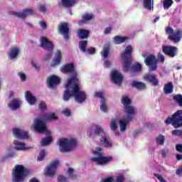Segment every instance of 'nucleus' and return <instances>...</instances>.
<instances>
[{
    "mask_svg": "<svg viewBox=\"0 0 182 182\" xmlns=\"http://www.w3.org/2000/svg\"><path fill=\"white\" fill-rule=\"evenodd\" d=\"M73 97H75V100L78 103H83V102H86L87 95L85 91H80L79 81L73 82L70 85H65V90L63 95V101L68 102V100Z\"/></svg>",
    "mask_w": 182,
    "mask_h": 182,
    "instance_id": "nucleus-1",
    "label": "nucleus"
},
{
    "mask_svg": "<svg viewBox=\"0 0 182 182\" xmlns=\"http://www.w3.org/2000/svg\"><path fill=\"white\" fill-rule=\"evenodd\" d=\"M30 173L23 165H16L12 171L13 179L15 182H23Z\"/></svg>",
    "mask_w": 182,
    "mask_h": 182,
    "instance_id": "nucleus-2",
    "label": "nucleus"
},
{
    "mask_svg": "<svg viewBox=\"0 0 182 182\" xmlns=\"http://www.w3.org/2000/svg\"><path fill=\"white\" fill-rule=\"evenodd\" d=\"M60 72L62 73H72V76L68 80L65 86H69L76 82H79V78H77V72L75 69V64L73 63H70L67 65H63L60 68Z\"/></svg>",
    "mask_w": 182,
    "mask_h": 182,
    "instance_id": "nucleus-3",
    "label": "nucleus"
},
{
    "mask_svg": "<svg viewBox=\"0 0 182 182\" xmlns=\"http://www.w3.org/2000/svg\"><path fill=\"white\" fill-rule=\"evenodd\" d=\"M94 136H100V141H101L104 147H106L107 149H112V147H113L112 138L106 134V132H105L100 126H95V129H94Z\"/></svg>",
    "mask_w": 182,
    "mask_h": 182,
    "instance_id": "nucleus-4",
    "label": "nucleus"
},
{
    "mask_svg": "<svg viewBox=\"0 0 182 182\" xmlns=\"http://www.w3.org/2000/svg\"><path fill=\"white\" fill-rule=\"evenodd\" d=\"M133 53V48L132 46H127L125 48V50L121 53V58L124 60L122 70L123 72H129L130 70V66L133 62L132 59V53Z\"/></svg>",
    "mask_w": 182,
    "mask_h": 182,
    "instance_id": "nucleus-5",
    "label": "nucleus"
},
{
    "mask_svg": "<svg viewBox=\"0 0 182 182\" xmlns=\"http://www.w3.org/2000/svg\"><path fill=\"white\" fill-rule=\"evenodd\" d=\"M60 151L61 153H67L72 151V149L76 147V139H62L58 141Z\"/></svg>",
    "mask_w": 182,
    "mask_h": 182,
    "instance_id": "nucleus-6",
    "label": "nucleus"
},
{
    "mask_svg": "<svg viewBox=\"0 0 182 182\" xmlns=\"http://www.w3.org/2000/svg\"><path fill=\"white\" fill-rule=\"evenodd\" d=\"M166 124H172L174 129L182 127V110H178L173 114L171 117H168L165 120Z\"/></svg>",
    "mask_w": 182,
    "mask_h": 182,
    "instance_id": "nucleus-7",
    "label": "nucleus"
},
{
    "mask_svg": "<svg viewBox=\"0 0 182 182\" xmlns=\"http://www.w3.org/2000/svg\"><path fill=\"white\" fill-rule=\"evenodd\" d=\"M92 153L93 154H96L97 157H92L90 160L95 162L97 166H103L107 164V163H110V161H113V156H103L102 149H99L98 151H93Z\"/></svg>",
    "mask_w": 182,
    "mask_h": 182,
    "instance_id": "nucleus-8",
    "label": "nucleus"
},
{
    "mask_svg": "<svg viewBox=\"0 0 182 182\" xmlns=\"http://www.w3.org/2000/svg\"><path fill=\"white\" fill-rule=\"evenodd\" d=\"M165 32L168 36V39L173 43H178L182 39V29H177L174 31V28L168 26L165 28Z\"/></svg>",
    "mask_w": 182,
    "mask_h": 182,
    "instance_id": "nucleus-9",
    "label": "nucleus"
},
{
    "mask_svg": "<svg viewBox=\"0 0 182 182\" xmlns=\"http://www.w3.org/2000/svg\"><path fill=\"white\" fill-rule=\"evenodd\" d=\"M144 63L149 67V72H154L159 68V60L156 58V55H149L144 59Z\"/></svg>",
    "mask_w": 182,
    "mask_h": 182,
    "instance_id": "nucleus-10",
    "label": "nucleus"
},
{
    "mask_svg": "<svg viewBox=\"0 0 182 182\" xmlns=\"http://www.w3.org/2000/svg\"><path fill=\"white\" fill-rule=\"evenodd\" d=\"M177 50H178V48L176 46L168 45L162 46L163 53L169 58H174L177 56Z\"/></svg>",
    "mask_w": 182,
    "mask_h": 182,
    "instance_id": "nucleus-11",
    "label": "nucleus"
},
{
    "mask_svg": "<svg viewBox=\"0 0 182 182\" xmlns=\"http://www.w3.org/2000/svg\"><path fill=\"white\" fill-rule=\"evenodd\" d=\"M59 160L55 159L51 162V164L47 167L46 176L47 177H55L56 174V170L59 166Z\"/></svg>",
    "mask_w": 182,
    "mask_h": 182,
    "instance_id": "nucleus-12",
    "label": "nucleus"
},
{
    "mask_svg": "<svg viewBox=\"0 0 182 182\" xmlns=\"http://www.w3.org/2000/svg\"><path fill=\"white\" fill-rule=\"evenodd\" d=\"M143 79L145 80V82L151 83L152 86H159L160 83V80H159V78H157L156 75L153 73H145L143 76Z\"/></svg>",
    "mask_w": 182,
    "mask_h": 182,
    "instance_id": "nucleus-13",
    "label": "nucleus"
},
{
    "mask_svg": "<svg viewBox=\"0 0 182 182\" xmlns=\"http://www.w3.org/2000/svg\"><path fill=\"white\" fill-rule=\"evenodd\" d=\"M34 130L36 133H45L46 132V123L40 119H34Z\"/></svg>",
    "mask_w": 182,
    "mask_h": 182,
    "instance_id": "nucleus-14",
    "label": "nucleus"
},
{
    "mask_svg": "<svg viewBox=\"0 0 182 182\" xmlns=\"http://www.w3.org/2000/svg\"><path fill=\"white\" fill-rule=\"evenodd\" d=\"M34 12L32 9H26L22 12L12 11L11 15L17 16V18H21V19H25L28 15H33Z\"/></svg>",
    "mask_w": 182,
    "mask_h": 182,
    "instance_id": "nucleus-15",
    "label": "nucleus"
},
{
    "mask_svg": "<svg viewBox=\"0 0 182 182\" xmlns=\"http://www.w3.org/2000/svg\"><path fill=\"white\" fill-rule=\"evenodd\" d=\"M112 80L115 85H122L123 82V75L117 70H113L111 73Z\"/></svg>",
    "mask_w": 182,
    "mask_h": 182,
    "instance_id": "nucleus-16",
    "label": "nucleus"
},
{
    "mask_svg": "<svg viewBox=\"0 0 182 182\" xmlns=\"http://www.w3.org/2000/svg\"><path fill=\"white\" fill-rule=\"evenodd\" d=\"M60 85V78L56 75H50L48 77V86L50 89H53L55 86Z\"/></svg>",
    "mask_w": 182,
    "mask_h": 182,
    "instance_id": "nucleus-17",
    "label": "nucleus"
},
{
    "mask_svg": "<svg viewBox=\"0 0 182 182\" xmlns=\"http://www.w3.org/2000/svg\"><path fill=\"white\" fill-rule=\"evenodd\" d=\"M58 31L62 35H64L65 41L69 39V24L68 23H60L58 26Z\"/></svg>",
    "mask_w": 182,
    "mask_h": 182,
    "instance_id": "nucleus-18",
    "label": "nucleus"
},
{
    "mask_svg": "<svg viewBox=\"0 0 182 182\" xmlns=\"http://www.w3.org/2000/svg\"><path fill=\"white\" fill-rule=\"evenodd\" d=\"M13 134L19 139L20 140H23L25 139H29V135L27 132H25L22 129H19L18 128L13 129Z\"/></svg>",
    "mask_w": 182,
    "mask_h": 182,
    "instance_id": "nucleus-19",
    "label": "nucleus"
},
{
    "mask_svg": "<svg viewBox=\"0 0 182 182\" xmlns=\"http://www.w3.org/2000/svg\"><path fill=\"white\" fill-rule=\"evenodd\" d=\"M134 117L131 115H127L124 119L119 120V127L121 132H126L127 129V124L129 122H132L133 120Z\"/></svg>",
    "mask_w": 182,
    "mask_h": 182,
    "instance_id": "nucleus-20",
    "label": "nucleus"
},
{
    "mask_svg": "<svg viewBox=\"0 0 182 182\" xmlns=\"http://www.w3.org/2000/svg\"><path fill=\"white\" fill-rule=\"evenodd\" d=\"M54 48H55V46L53 45V43L49 41V39L46 38V52H47L46 59H50V58H52V55H53Z\"/></svg>",
    "mask_w": 182,
    "mask_h": 182,
    "instance_id": "nucleus-21",
    "label": "nucleus"
},
{
    "mask_svg": "<svg viewBox=\"0 0 182 182\" xmlns=\"http://www.w3.org/2000/svg\"><path fill=\"white\" fill-rule=\"evenodd\" d=\"M62 62V52L60 50H57L55 53V57L52 61L51 66L55 67L60 65Z\"/></svg>",
    "mask_w": 182,
    "mask_h": 182,
    "instance_id": "nucleus-22",
    "label": "nucleus"
},
{
    "mask_svg": "<svg viewBox=\"0 0 182 182\" xmlns=\"http://www.w3.org/2000/svg\"><path fill=\"white\" fill-rule=\"evenodd\" d=\"M131 86L132 87H135V89H137V90H146V89H147V85H146V83L136 80L132 82Z\"/></svg>",
    "mask_w": 182,
    "mask_h": 182,
    "instance_id": "nucleus-23",
    "label": "nucleus"
},
{
    "mask_svg": "<svg viewBox=\"0 0 182 182\" xmlns=\"http://www.w3.org/2000/svg\"><path fill=\"white\" fill-rule=\"evenodd\" d=\"M90 35L89 30L81 28L77 31V36L79 39H87Z\"/></svg>",
    "mask_w": 182,
    "mask_h": 182,
    "instance_id": "nucleus-24",
    "label": "nucleus"
},
{
    "mask_svg": "<svg viewBox=\"0 0 182 182\" xmlns=\"http://www.w3.org/2000/svg\"><path fill=\"white\" fill-rule=\"evenodd\" d=\"M26 100L29 103L31 106L36 103V97L32 95L31 91L26 92Z\"/></svg>",
    "mask_w": 182,
    "mask_h": 182,
    "instance_id": "nucleus-25",
    "label": "nucleus"
},
{
    "mask_svg": "<svg viewBox=\"0 0 182 182\" xmlns=\"http://www.w3.org/2000/svg\"><path fill=\"white\" fill-rule=\"evenodd\" d=\"M143 68L141 67V64L136 63L132 65H130L129 70L132 73V75H137L139 72H141Z\"/></svg>",
    "mask_w": 182,
    "mask_h": 182,
    "instance_id": "nucleus-26",
    "label": "nucleus"
},
{
    "mask_svg": "<svg viewBox=\"0 0 182 182\" xmlns=\"http://www.w3.org/2000/svg\"><path fill=\"white\" fill-rule=\"evenodd\" d=\"M19 52H21V49H19V48L12 47L9 53V57L10 58V59H15L18 58Z\"/></svg>",
    "mask_w": 182,
    "mask_h": 182,
    "instance_id": "nucleus-27",
    "label": "nucleus"
},
{
    "mask_svg": "<svg viewBox=\"0 0 182 182\" xmlns=\"http://www.w3.org/2000/svg\"><path fill=\"white\" fill-rule=\"evenodd\" d=\"M126 41H129V38L128 37H123V36H115L113 38V41H114V43L115 45H120L122 43H124V42H126Z\"/></svg>",
    "mask_w": 182,
    "mask_h": 182,
    "instance_id": "nucleus-28",
    "label": "nucleus"
},
{
    "mask_svg": "<svg viewBox=\"0 0 182 182\" xmlns=\"http://www.w3.org/2000/svg\"><path fill=\"white\" fill-rule=\"evenodd\" d=\"M14 144L16 146L15 147L16 150H29L32 149V147H26L25 143L19 142V141H14Z\"/></svg>",
    "mask_w": 182,
    "mask_h": 182,
    "instance_id": "nucleus-29",
    "label": "nucleus"
},
{
    "mask_svg": "<svg viewBox=\"0 0 182 182\" xmlns=\"http://www.w3.org/2000/svg\"><path fill=\"white\" fill-rule=\"evenodd\" d=\"M93 19V15L85 14L82 16V20L78 21L79 25H85L86 22H89V21H92Z\"/></svg>",
    "mask_w": 182,
    "mask_h": 182,
    "instance_id": "nucleus-30",
    "label": "nucleus"
},
{
    "mask_svg": "<svg viewBox=\"0 0 182 182\" xmlns=\"http://www.w3.org/2000/svg\"><path fill=\"white\" fill-rule=\"evenodd\" d=\"M76 2L77 0H61L62 6L64 8H72Z\"/></svg>",
    "mask_w": 182,
    "mask_h": 182,
    "instance_id": "nucleus-31",
    "label": "nucleus"
},
{
    "mask_svg": "<svg viewBox=\"0 0 182 182\" xmlns=\"http://www.w3.org/2000/svg\"><path fill=\"white\" fill-rule=\"evenodd\" d=\"M109 53H110V45L109 43H106L104 45L102 48V51L101 52V55L105 59L107 58L109 56Z\"/></svg>",
    "mask_w": 182,
    "mask_h": 182,
    "instance_id": "nucleus-32",
    "label": "nucleus"
},
{
    "mask_svg": "<svg viewBox=\"0 0 182 182\" xmlns=\"http://www.w3.org/2000/svg\"><path fill=\"white\" fill-rule=\"evenodd\" d=\"M174 86L173 85V82H168L164 85V92L165 95H170V93H173V89Z\"/></svg>",
    "mask_w": 182,
    "mask_h": 182,
    "instance_id": "nucleus-33",
    "label": "nucleus"
},
{
    "mask_svg": "<svg viewBox=\"0 0 182 182\" xmlns=\"http://www.w3.org/2000/svg\"><path fill=\"white\" fill-rule=\"evenodd\" d=\"M124 109L125 113H127V116H133L134 117V114H136V109H134V107H133V106L128 105V106L124 107Z\"/></svg>",
    "mask_w": 182,
    "mask_h": 182,
    "instance_id": "nucleus-34",
    "label": "nucleus"
},
{
    "mask_svg": "<svg viewBox=\"0 0 182 182\" xmlns=\"http://www.w3.org/2000/svg\"><path fill=\"white\" fill-rule=\"evenodd\" d=\"M78 48L81 52L85 53L87 48V41L82 40L79 42Z\"/></svg>",
    "mask_w": 182,
    "mask_h": 182,
    "instance_id": "nucleus-35",
    "label": "nucleus"
},
{
    "mask_svg": "<svg viewBox=\"0 0 182 182\" xmlns=\"http://www.w3.org/2000/svg\"><path fill=\"white\" fill-rule=\"evenodd\" d=\"M58 117L56 116V114L52 112L46 114V122H56L58 120Z\"/></svg>",
    "mask_w": 182,
    "mask_h": 182,
    "instance_id": "nucleus-36",
    "label": "nucleus"
},
{
    "mask_svg": "<svg viewBox=\"0 0 182 182\" xmlns=\"http://www.w3.org/2000/svg\"><path fill=\"white\" fill-rule=\"evenodd\" d=\"M121 103L124 105V107H126V106H130L132 105V100L127 96H122Z\"/></svg>",
    "mask_w": 182,
    "mask_h": 182,
    "instance_id": "nucleus-37",
    "label": "nucleus"
},
{
    "mask_svg": "<svg viewBox=\"0 0 182 182\" xmlns=\"http://www.w3.org/2000/svg\"><path fill=\"white\" fill-rule=\"evenodd\" d=\"M164 141H166V137L164 135L160 134L156 138V143L158 146H164Z\"/></svg>",
    "mask_w": 182,
    "mask_h": 182,
    "instance_id": "nucleus-38",
    "label": "nucleus"
},
{
    "mask_svg": "<svg viewBox=\"0 0 182 182\" xmlns=\"http://www.w3.org/2000/svg\"><path fill=\"white\" fill-rule=\"evenodd\" d=\"M173 99L180 107H182V95H181V94H178V95H173Z\"/></svg>",
    "mask_w": 182,
    "mask_h": 182,
    "instance_id": "nucleus-39",
    "label": "nucleus"
},
{
    "mask_svg": "<svg viewBox=\"0 0 182 182\" xmlns=\"http://www.w3.org/2000/svg\"><path fill=\"white\" fill-rule=\"evenodd\" d=\"M50 134V130L46 129V146H50V143L53 141V137H52Z\"/></svg>",
    "mask_w": 182,
    "mask_h": 182,
    "instance_id": "nucleus-40",
    "label": "nucleus"
},
{
    "mask_svg": "<svg viewBox=\"0 0 182 182\" xmlns=\"http://www.w3.org/2000/svg\"><path fill=\"white\" fill-rule=\"evenodd\" d=\"M9 106L14 109H18L21 105L19 104V101L17 99H14L11 101V103L9 104Z\"/></svg>",
    "mask_w": 182,
    "mask_h": 182,
    "instance_id": "nucleus-41",
    "label": "nucleus"
},
{
    "mask_svg": "<svg viewBox=\"0 0 182 182\" xmlns=\"http://www.w3.org/2000/svg\"><path fill=\"white\" fill-rule=\"evenodd\" d=\"M101 106H100V110L102 112H104L105 113L107 112V110H109V108L107 107V105H106V99L102 98L100 100Z\"/></svg>",
    "mask_w": 182,
    "mask_h": 182,
    "instance_id": "nucleus-42",
    "label": "nucleus"
},
{
    "mask_svg": "<svg viewBox=\"0 0 182 182\" xmlns=\"http://www.w3.org/2000/svg\"><path fill=\"white\" fill-rule=\"evenodd\" d=\"M74 171L75 170L73 168H69L67 171V174L71 180H76L77 178V176L73 173Z\"/></svg>",
    "mask_w": 182,
    "mask_h": 182,
    "instance_id": "nucleus-43",
    "label": "nucleus"
},
{
    "mask_svg": "<svg viewBox=\"0 0 182 182\" xmlns=\"http://www.w3.org/2000/svg\"><path fill=\"white\" fill-rule=\"evenodd\" d=\"M174 4V1L173 0H164V9H170L171 5Z\"/></svg>",
    "mask_w": 182,
    "mask_h": 182,
    "instance_id": "nucleus-44",
    "label": "nucleus"
},
{
    "mask_svg": "<svg viewBox=\"0 0 182 182\" xmlns=\"http://www.w3.org/2000/svg\"><path fill=\"white\" fill-rule=\"evenodd\" d=\"M109 127L112 132H116V130L117 129V123L116 122V120L114 119L111 120Z\"/></svg>",
    "mask_w": 182,
    "mask_h": 182,
    "instance_id": "nucleus-45",
    "label": "nucleus"
},
{
    "mask_svg": "<svg viewBox=\"0 0 182 182\" xmlns=\"http://www.w3.org/2000/svg\"><path fill=\"white\" fill-rule=\"evenodd\" d=\"M144 8L146 9H151V0H144Z\"/></svg>",
    "mask_w": 182,
    "mask_h": 182,
    "instance_id": "nucleus-46",
    "label": "nucleus"
},
{
    "mask_svg": "<svg viewBox=\"0 0 182 182\" xmlns=\"http://www.w3.org/2000/svg\"><path fill=\"white\" fill-rule=\"evenodd\" d=\"M46 154V153L45 152V150L42 149L40 151L39 155L37 156L38 161H42V160H43V159H45Z\"/></svg>",
    "mask_w": 182,
    "mask_h": 182,
    "instance_id": "nucleus-47",
    "label": "nucleus"
},
{
    "mask_svg": "<svg viewBox=\"0 0 182 182\" xmlns=\"http://www.w3.org/2000/svg\"><path fill=\"white\" fill-rule=\"evenodd\" d=\"M39 48H43V49H46V37H41V45Z\"/></svg>",
    "mask_w": 182,
    "mask_h": 182,
    "instance_id": "nucleus-48",
    "label": "nucleus"
},
{
    "mask_svg": "<svg viewBox=\"0 0 182 182\" xmlns=\"http://www.w3.org/2000/svg\"><path fill=\"white\" fill-rule=\"evenodd\" d=\"M62 113L64 116H66V117H70V116H72V111L68 108H65L64 110H63Z\"/></svg>",
    "mask_w": 182,
    "mask_h": 182,
    "instance_id": "nucleus-49",
    "label": "nucleus"
},
{
    "mask_svg": "<svg viewBox=\"0 0 182 182\" xmlns=\"http://www.w3.org/2000/svg\"><path fill=\"white\" fill-rule=\"evenodd\" d=\"M94 96L95 97H99L101 99V100H102V99H106L105 97H103V92L96 91L94 94Z\"/></svg>",
    "mask_w": 182,
    "mask_h": 182,
    "instance_id": "nucleus-50",
    "label": "nucleus"
},
{
    "mask_svg": "<svg viewBox=\"0 0 182 182\" xmlns=\"http://www.w3.org/2000/svg\"><path fill=\"white\" fill-rule=\"evenodd\" d=\"M86 52L89 54V55H95V53H96V48L91 47L90 48H87L86 50Z\"/></svg>",
    "mask_w": 182,
    "mask_h": 182,
    "instance_id": "nucleus-51",
    "label": "nucleus"
},
{
    "mask_svg": "<svg viewBox=\"0 0 182 182\" xmlns=\"http://www.w3.org/2000/svg\"><path fill=\"white\" fill-rule=\"evenodd\" d=\"M58 182H68V178L63 175H59L58 177Z\"/></svg>",
    "mask_w": 182,
    "mask_h": 182,
    "instance_id": "nucleus-52",
    "label": "nucleus"
},
{
    "mask_svg": "<svg viewBox=\"0 0 182 182\" xmlns=\"http://www.w3.org/2000/svg\"><path fill=\"white\" fill-rule=\"evenodd\" d=\"M18 75L21 78V82H25V80H26V75H25V73L20 72Z\"/></svg>",
    "mask_w": 182,
    "mask_h": 182,
    "instance_id": "nucleus-53",
    "label": "nucleus"
},
{
    "mask_svg": "<svg viewBox=\"0 0 182 182\" xmlns=\"http://www.w3.org/2000/svg\"><path fill=\"white\" fill-rule=\"evenodd\" d=\"M114 181L113 177L102 178L101 182H112Z\"/></svg>",
    "mask_w": 182,
    "mask_h": 182,
    "instance_id": "nucleus-54",
    "label": "nucleus"
},
{
    "mask_svg": "<svg viewBox=\"0 0 182 182\" xmlns=\"http://www.w3.org/2000/svg\"><path fill=\"white\" fill-rule=\"evenodd\" d=\"M158 59L159 60H160V62H161L162 63H164V60H166V58L164 56L163 54H161V53H159L158 54Z\"/></svg>",
    "mask_w": 182,
    "mask_h": 182,
    "instance_id": "nucleus-55",
    "label": "nucleus"
},
{
    "mask_svg": "<svg viewBox=\"0 0 182 182\" xmlns=\"http://www.w3.org/2000/svg\"><path fill=\"white\" fill-rule=\"evenodd\" d=\"M125 178L123 175H119L117 177L116 182H124Z\"/></svg>",
    "mask_w": 182,
    "mask_h": 182,
    "instance_id": "nucleus-56",
    "label": "nucleus"
},
{
    "mask_svg": "<svg viewBox=\"0 0 182 182\" xmlns=\"http://www.w3.org/2000/svg\"><path fill=\"white\" fill-rule=\"evenodd\" d=\"M176 150L178 153H182V144H178L176 145Z\"/></svg>",
    "mask_w": 182,
    "mask_h": 182,
    "instance_id": "nucleus-57",
    "label": "nucleus"
},
{
    "mask_svg": "<svg viewBox=\"0 0 182 182\" xmlns=\"http://www.w3.org/2000/svg\"><path fill=\"white\" fill-rule=\"evenodd\" d=\"M40 110H45L46 109V104L45 102H41L39 104Z\"/></svg>",
    "mask_w": 182,
    "mask_h": 182,
    "instance_id": "nucleus-58",
    "label": "nucleus"
},
{
    "mask_svg": "<svg viewBox=\"0 0 182 182\" xmlns=\"http://www.w3.org/2000/svg\"><path fill=\"white\" fill-rule=\"evenodd\" d=\"M38 8H39L40 12L45 13L46 11V7H45V5H41V6H39Z\"/></svg>",
    "mask_w": 182,
    "mask_h": 182,
    "instance_id": "nucleus-59",
    "label": "nucleus"
},
{
    "mask_svg": "<svg viewBox=\"0 0 182 182\" xmlns=\"http://www.w3.org/2000/svg\"><path fill=\"white\" fill-rule=\"evenodd\" d=\"M110 32H112V27H107L105 28L104 33L105 35H107V34L110 33Z\"/></svg>",
    "mask_w": 182,
    "mask_h": 182,
    "instance_id": "nucleus-60",
    "label": "nucleus"
},
{
    "mask_svg": "<svg viewBox=\"0 0 182 182\" xmlns=\"http://www.w3.org/2000/svg\"><path fill=\"white\" fill-rule=\"evenodd\" d=\"M31 65L33 68L36 69V70H39V67H38V65H36V63H34V61H31Z\"/></svg>",
    "mask_w": 182,
    "mask_h": 182,
    "instance_id": "nucleus-61",
    "label": "nucleus"
},
{
    "mask_svg": "<svg viewBox=\"0 0 182 182\" xmlns=\"http://www.w3.org/2000/svg\"><path fill=\"white\" fill-rule=\"evenodd\" d=\"M104 65L106 68H110V65H112V63H110V61L107 60L105 62Z\"/></svg>",
    "mask_w": 182,
    "mask_h": 182,
    "instance_id": "nucleus-62",
    "label": "nucleus"
},
{
    "mask_svg": "<svg viewBox=\"0 0 182 182\" xmlns=\"http://www.w3.org/2000/svg\"><path fill=\"white\" fill-rule=\"evenodd\" d=\"M176 160H178V161H180V160H182V155L181 154H176Z\"/></svg>",
    "mask_w": 182,
    "mask_h": 182,
    "instance_id": "nucleus-63",
    "label": "nucleus"
},
{
    "mask_svg": "<svg viewBox=\"0 0 182 182\" xmlns=\"http://www.w3.org/2000/svg\"><path fill=\"white\" fill-rule=\"evenodd\" d=\"M41 145L42 146H46V137L43 139V140L41 141Z\"/></svg>",
    "mask_w": 182,
    "mask_h": 182,
    "instance_id": "nucleus-64",
    "label": "nucleus"
}]
</instances>
